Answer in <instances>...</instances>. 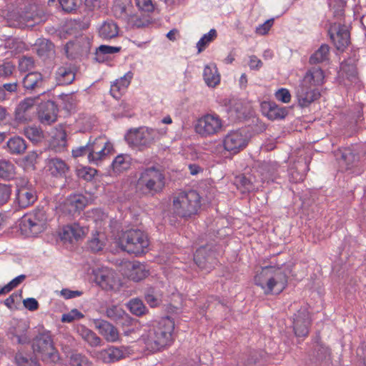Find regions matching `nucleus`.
<instances>
[{"instance_id": "4c0bfd02", "label": "nucleus", "mask_w": 366, "mask_h": 366, "mask_svg": "<svg viewBox=\"0 0 366 366\" xmlns=\"http://www.w3.org/2000/svg\"><path fill=\"white\" fill-rule=\"evenodd\" d=\"M6 146L9 153L13 155L23 154L27 147L26 141L19 136L10 138L6 143Z\"/></svg>"}, {"instance_id": "052dcab7", "label": "nucleus", "mask_w": 366, "mask_h": 366, "mask_svg": "<svg viewBox=\"0 0 366 366\" xmlns=\"http://www.w3.org/2000/svg\"><path fill=\"white\" fill-rule=\"evenodd\" d=\"M111 147L112 146L109 142H104L103 147L93 154L92 159L89 160V162L97 164L98 162L109 152Z\"/></svg>"}, {"instance_id": "0eeeda50", "label": "nucleus", "mask_w": 366, "mask_h": 366, "mask_svg": "<svg viewBox=\"0 0 366 366\" xmlns=\"http://www.w3.org/2000/svg\"><path fill=\"white\" fill-rule=\"evenodd\" d=\"M157 135L156 129L142 127L130 129L124 138L130 147L142 151L149 148L154 142Z\"/></svg>"}, {"instance_id": "0e129e2a", "label": "nucleus", "mask_w": 366, "mask_h": 366, "mask_svg": "<svg viewBox=\"0 0 366 366\" xmlns=\"http://www.w3.org/2000/svg\"><path fill=\"white\" fill-rule=\"evenodd\" d=\"M84 317V315L77 309H73L69 312L63 314L61 316L62 322H71L75 320H80Z\"/></svg>"}, {"instance_id": "2eb2a0df", "label": "nucleus", "mask_w": 366, "mask_h": 366, "mask_svg": "<svg viewBox=\"0 0 366 366\" xmlns=\"http://www.w3.org/2000/svg\"><path fill=\"white\" fill-rule=\"evenodd\" d=\"M94 282L103 290H114L119 285L115 272L109 268H99L93 272Z\"/></svg>"}, {"instance_id": "c9c22d12", "label": "nucleus", "mask_w": 366, "mask_h": 366, "mask_svg": "<svg viewBox=\"0 0 366 366\" xmlns=\"http://www.w3.org/2000/svg\"><path fill=\"white\" fill-rule=\"evenodd\" d=\"M55 79L58 85H69L74 81L75 74L69 66H60L55 72Z\"/></svg>"}, {"instance_id": "f8f14e48", "label": "nucleus", "mask_w": 366, "mask_h": 366, "mask_svg": "<svg viewBox=\"0 0 366 366\" xmlns=\"http://www.w3.org/2000/svg\"><path fill=\"white\" fill-rule=\"evenodd\" d=\"M295 93L299 106L302 108L309 107L321 96L320 92L317 87L310 86L301 81L295 87Z\"/></svg>"}, {"instance_id": "39448f33", "label": "nucleus", "mask_w": 366, "mask_h": 366, "mask_svg": "<svg viewBox=\"0 0 366 366\" xmlns=\"http://www.w3.org/2000/svg\"><path fill=\"white\" fill-rule=\"evenodd\" d=\"M117 235V245L129 254L140 255L145 253L149 246L148 237L142 230H121Z\"/></svg>"}, {"instance_id": "a211bd4d", "label": "nucleus", "mask_w": 366, "mask_h": 366, "mask_svg": "<svg viewBox=\"0 0 366 366\" xmlns=\"http://www.w3.org/2000/svg\"><path fill=\"white\" fill-rule=\"evenodd\" d=\"M36 199V191L31 184L20 186L16 190V202L20 208L24 209L32 205Z\"/></svg>"}, {"instance_id": "79ce46f5", "label": "nucleus", "mask_w": 366, "mask_h": 366, "mask_svg": "<svg viewBox=\"0 0 366 366\" xmlns=\"http://www.w3.org/2000/svg\"><path fill=\"white\" fill-rule=\"evenodd\" d=\"M126 307L132 315L137 317L143 316L149 312L143 301L137 297L129 300Z\"/></svg>"}, {"instance_id": "c756f323", "label": "nucleus", "mask_w": 366, "mask_h": 366, "mask_svg": "<svg viewBox=\"0 0 366 366\" xmlns=\"http://www.w3.org/2000/svg\"><path fill=\"white\" fill-rule=\"evenodd\" d=\"M300 81L313 87H317L323 84L325 81L324 71L319 67H312L306 71Z\"/></svg>"}, {"instance_id": "4d7b16f0", "label": "nucleus", "mask_w": 366, "mask_h": 366, "mask_svg": "<svg viewBox=\"0 0 366 366\" xmlns=\"http://www.w3.org/2000/svg\"><path fill=\"white\" fill-rule=\"evenodd\" d=\"M138 9L145 13H152L155 9V3L152 0H134Z\"/></svg>"}, {"instance_id": "3c124183", "label": "nucleus", "mask_w": 366, "mask_h": 366, "mask_svg": "<svg viewBox=\"0 0 366 366\" xmlns=\"http://www.w3.org/2000/svg\"><path fill=\"white\" fill-rule=\"evenodd\" d=\"M342 163L345 164L346 169L350 170L358 166L357 157L350 149L345 150L342 154Z\"/></svg>"}, {"instance_id": "bb28decb", "label": "nucleus", "mask_w": 366, "mask_h": 366, "mask_svg": "<svg viewBox=\"0 0 366 366\" xmlns=\"http://www.w3.org/2000/svg\"><path fill=\"white\" fill-rule=\"evenodd\" d=\"M342 78L350 83V85H358L360 80L357 71V66L352 59H347L341 64Z\"/></svg>"}, {"instance_id": "1a4fd4ad", "label": "nucleus", "mask_w": 366, "mask_h": 366, "mask_svg": "<svg viewBox=\"0 0 366 366\" xmlns=\"http://www.w3.org/2000/svg\"><path fill=\"white\" fill-rule=\"evenodd\" d=\"M224 122L216 113L206 114L199 117L194 125L197 134L202 137H209L224 130Z\"/></svg>"}, {"instance_id": "f704fd0d", "label": "nucleus", "mask_w": 366, "mask_h": 366, "mask_svg": "<svg viewBox=\"0 0 366 366\" xmlns=\"http://www.w3.org/2000/svg\"><path fill=\"white\" fill-rule=\"evenodd\" d=\"M133 75L132 71H128L111 85L110 92L114 98H118V94L125 92L131 83Z\"/></svg>"}, {"instance_id": "338daca9", "label": "nucleus", "mask_w": 366, "mask_h": 366, "mask_svg": "<svg viewBox=\"0 0 366 366\" xmlns=\"http://www.w3.org/2000/svg\"><path fill=\"white\" fill-rule=\"evenodd\" d=\"M91 149H89V142L84 146H79L72 149L71 154L74 158L83 157L87 155L89 161L90 160Z\"/></svg>"}, {"instance_id": "ea45409f", "label": "nucleus", "mask_w": 366, "mask_h": 366, "mask_svg": "<svg viewBox=\"0 0 366 366\" xmlns=\"http://www.w3.org/2000/svg\"><path fill=\"white\" fill-rule=\"evenodd\" d=\"M14 363L16 366H41L36 357L19 350L14 355Z\"/></svg>"}, {"instance_id": "680f3d73", "label": "nucleus", "mask_w": 366, "mask_h": 366, "mask_svg": "<svg viewBox=\"0 0 366 366\" xmlns=\"http://www.w3.org/2000/svg\"><path fill=\"white\" fill-rule=\"evenodd\" d=\"M307 232L304 234L307 238L308 241L313 243H317L325 238L324 230H305Z\"/></svg>"}, {"instance_id": "f257e3e1", "label": "nucleus", "mask_w": 366, "mask_h": 366, "mask_svg": "<svg viewBox=\"0 0 366 366\" xmlns=\"http://www.w3.org/2000/svg\"><path fill=\"white\" fill-rule=\"evenodd\" d=\"M174 321L169 316L162 317L151 327L147 334L142 336L148 350L152 352L159 351L172 344Z\"/></svg>"}, {"instance_id": "13d9d810", "label": "nucleus", "mask_w": 366, "mask_h": 366, "mask_svg": "<svg viewBox=\"0 0 366 366\" xmlns=\"http://www.w3.org/2000/svg\"><path fill=\"white\" fill-rule=\"evenodd\" d=\"M15 65L9 61H4L0 64V78L7 79L14 72Z\"/></svg>"}, {"instance_id": "69168bd1", "label": "nucleus", "mask_w": 366, "mask_h": 366, "mask_svg": "<svg viewBox=\"0 0 366 366\" xmlns=\"http://www.w3.org/2000/svg\"><path fill=\"white\" fill-rule=\"evenodd\" d=\"M76 172L79 178L83 179L86 181H90L94 177L97 171L96 169H92L90 167H83L81 169H77Z\"/></svg>"}, {"instance_id": "bf43d9fd", "label": "nucleus", "mask_w": 366, "mask_h": 366, "mask_svg": "<svg viewBox=\"0 0 366 366\" xmlns=\"http://www.w3.org/2000/svg\"><path fill=\"white\" fill-rule=\"evenodd\" d=\"M62 9L68 13L76 11L81 4V0H59Z\"/></svg>"}, {"instance_id": "e433bc0d", "label": "nucleus", "mask_w": 366, "mask_h": 366, "mask_svg": "<svg viewBox=\"0 0 366 366\" xmlns=\"http://www.w3.org/2000/svg\"><path fill=\"white\" fill-rule=\"evenodd\" d=\"M313 363L315 366L320 365L323 362L327 363L330 362V349L322 345L317 344L313 350Z\"/></svg>"}, {"instance_id": "37998d69", "label": "nucleus", "mask_w": 366, "mask_h": 366, "mask_svg": "<svg viewBox=\"0 0 366 366\" xmlns=\"http://www.w3.org/2000/svg\"><path fill=\"white\" fill-rule=\"evenodd\" d=\"M330 47L327 44H322L310 57V64L323 63L329 60Z\"/></svg>"}, {"instance_id": "b1692460", "label": "nucleus", "mask_w": 366, "mask_h": 366, "mask_svg": "<svg viewBox=\"0 0 366 366\" xmlns=\"http://www.w3.org/2000/svg\"><path fill=\"white\" fill-rule=\"evenodd\" d=\"M132 158L128 154H119L114 157L110 164V172L119 175L128 171L132 164Z\"/></svg>"}, {"instance_id": "f03ea898", "label": "nucleus", "mask_w": 366, "mask_h": 366, "mask_svg": "<svg viewBox=\"0 0 366 366\" xmlns=\"http://www.w3.org/2000/svg\"><path fill=\"white\" fill-rule=\"evenodd\" d=\"M217 234H219V230H212L206 234V244L199 247L194 254L195 264L202 269L214 267L218 257L224 252L227 242Z\"/></svg>"}, {"instance_id": "49530a36", "label": "nucleus", "mask_w": 366, "mask_h": 366, "mask_svg": "<svg viewBox=\"0 0 366 366\" xmlns=\"http://www.w3.org/2000/svg\"><path fill=\"white\" fill-rule=\"evenodd\" d=\"M35 46L37 54L41 57L49 56L53 52L54 48L53 43L46 39H38Z\"/></svg>"}, {"instance_id": "aec40b11", "label": "nucleus", "mask_w": 366, "mask_h": 366, "mask_svg": "<svg viewBox=\"0 0 366 366\" xmlns=\"http://www.w3.org/2000/svg\"><path fill=\"white\" fill-rule=\"evenodd\" d=\"M22 84L28 92H38L40 94L45 93V79L39 72L34 71L27 74L22 80Z\"/></svg>"}, {"instance_id": "4468645a", "label": "nucleus", "mask_w": 366, "mask_h": 366, "mask_svg": "<svg viewBox=\"0 0 366 366\" xmlns=\"http://www.w3.org/2000/svg\"><path fill=\"white\" fill-rule=\"evenodd\" d=\"M89 203V199L83 194L75 193L69 195L60 204V209L71 215L79 214Z\"/></svg>"}, {"instance_id": "de8ad7c7", "label": "nucleus", "mask_w": 366, "mask_h": 366, "mask_svg": "<svg viewBox=\"0 0 366 366\" xmlns=\"http://www.w3.org/2000/svg\"><path fill=\"white\" fill-rule=\"evenodd\" d=\"M217 32L214 29H212L209 32L204 34L197 43L198 53L202 52L209 46V44L217 38Z\"/></svg>"}, {"instance_id": "f3484780", "label": "nucleus", "mask_w": 366, "mask_h": 366, "mask_svg": "<svg viewBox=\"0 0 366 366\" xmlns=\"http://www.w3.org/2000/svg\"><path fill=\"white\" fill-rule=\"evenodd\" d=\"M36 99L37 97H26L19 103L14 112L18 123H26L32 119Z\"/></svg>"}, {"instance_id": "774afa93", "label": "nucleus", "mask_w": 366, "mask_h": 366, "mask_svg": "<svg viewBox=\"0 0 366 366\" xmlns=\"http://www.w3.org/2000/svg\"><path fill=\"white\" fill-rule=\"evenodd\" d=\"M329 6L334 10L335 15L342 16L345 6V2L343 0H330Z\"/></svg>"}, {"instance_id": "a19ab883", "label": "nucleus", "mask_w": 366, "mask_h": 366, "mask_svg": "<svg viewBox=\"0 0 366 366\" xmlns=\"http://www.w3.org/2000/svg\"><path fill=\"white\" fill-rule=\"evenodd\" d=\"M121 50H122L121 46H114L102 44L96 49V51L94 53V55H95L94 59L97 62L103 63L107 60V55L118 53Z\"/></svg>"}, {"instance_id": "c03bdc74", "label": "nucleus", "mask_w": 366, "mask_h": 366, "mask_svg": "<svg viewBox=\"0 0 366 366\" xmlns=\"http://www.w3.org/2000/svg\"><path fill=\"white\" fill-rule=\"evenodd\" d=\"M16 175V167L9 160L0 159V178L4 180L14 179Z\"/></svg>"}, {"instance_id": "5fc2aeb1", "label": "nucleus", "mask_w": 366, "mask_h": 366, "mask_svg": "<svg viewBox=\"0 0 366 366\" xmlns=\"http://www.w3.org/2000/svg\"><path fill=\"white\" fill-rule=\"evenodd\" d=\"M235 184L238 187H242L244 192H250L254 189L252 180L244 174L235 177Z\"/></svg>"}, {"instance_id": "20e7f679", "label": "nucleus", "mask_w": 366, "mask_h": 366, "mask_svg": "<svg viewBox=\"0 0 366 366\" xmlns=\"http://www.w3.org/2000/svg\"><path fill=\"white\" fill-rule=\"evenodd\" d=\"M165 187L164 173L154 167L145 168L139 172L135 184L136 192L144 196H154Z\"/></svg>"}, {"instance_id": "7c9ffc66", "label": "nucleus", "mask_w": 366, "mask_h": 366, "mask_svg": "<svg viewBox=\"0 0 366 366\" xmlns=\"http://www.w3.org/2000/svg\"><path fill=\"white\" fill-rule=\"evenodd\" d=\"M94 325L99 330V333L103 335L107 341L114 342L118 339L119 334L117 330L109 322L103 320H96Z\"/></svg>"}, {"instance_id": "412c9836", "label": "nucleus", "mask_w": 366, "mask_h": 366, "mask_svg": "<svg viewBox=\"0 0 366 366\" xmlns=\"http://www.w3.org/2000/svg\"><path fill=\"white\" fill-rule=\"evenodd\" d=\"M132 0H114L112 12L117 19L128 20L132 16Z\"/></svg>"}, {"instance_id": "473e14b6", "label": "nucleus", "mask_w": 366, "mask_h": 366, "mask_svg": "<svg viewBox=\"0 0 366 366\" xmlns=\"http://www.w3.org/2000/svg\"><path fill=\"white\" fill-rule=\"evenodd\" d=\"M308 169L309 167L306 159L304 162L299 161L291 166L288 170L290 181L293 183L302 182Z\"/></svg>"}, {"instance_id": "c85d7f7f", "label": "nucleus", "mask_w": 366, "mask_h": 366, "mask_svg": "<svg viewBox=\"0 0 366 366\" xmlns=\"http://www.w3.org/2000/svg\"><path fill=\"white\" fill-rule=\"evenodd\" d=\"M127 350L124 347L109 346L100 352V357L105 362H114L124 358Z\"/></svg>"}, {"instance_id": "5701e85b", "label": "nucleus", "mask_w": 366, "mask_h": 366, "mask_svg": "<svg viewBox=\"0 0 366 366\" xmlns=\"http://www.w3.org/2000/svg\"><path fill=\"white\" fill-rule=\"evenodd\" d=\"M67 146V134L63 126L59 125L52 132L49 147L56 152H64Z\"/></svg>"}, {"instance_id": "864d4df0", "label": "nucleus", "mask_w": 366, "mask_h": 366, "mask_svg": "<svg viewBox=\"0 0 366 366\" xmlns=\"http://www.w3.org/2000/svg\"><path fill=\"white\" fill-rule=\"evenodd\" d=\"M70 366H93L89 359L81 353L71 354L69 358Z\"/></svg>"}, {"instance_id": "6e6552de", "label": "nucleus", "mask_w": 366, "mask_h": 366, "mask_svg": "<svg viewBox=\"0 0 366 366\" xmlns=\"http://www.w3.org/2000/svg\"><path fill=\"white\" fill-rule=\"evenodd\" d=\"M31 347L34 354L41 356L43 360L56 362L59 355L56 350L50 331L44 330L39 333L32 340Z\"/></svg>"}, {"instance_id": "dca6fc26", "label": "nucleus", "mask_w": 366, "mask_h": 366, "mask_svg": "<svg viewBox=\"0 0 366 366\" xmlns=\"http://www.w3.org/2000/svg\"><path fill=\"white\" fill-rule=\"evenodd\" d=\"M47 220L46 212L43 208H37L32 212L24 214L19 220V229H31L34 227H43Z\"/></svg>"}, {"instance_id": "9d476101", "label": "nucleus", "mask_w": 366, "mask_h": 366, "mask_svg": "<svg viewBox=\"0 0 366 366\" xmlns=\"http://www.w3.org/2000/svg\"><path fill=\"white\" fill-rule=\"evenodd\" d=\"M248 137L245 129H239L229 131L223 138L224 149L230 154H237L248 144Z\"/></svg>"}, {"instance_id": "09e8293b", "label": "nucleus", "mask_w": 366, "mask_h": 366, "mask_svg": "<svg viewBox=\"0 0 366 366\" xmlns=\"http://www.w3.org/2000/svg\"><path fill=\"white\" fill-rule=\"evenodd\" d=\"M149 270L146 269L145 266L141 264H134L130 270L129 278L134 282H139L149 275Z\"/></svg>"}, {"instance_id": "393cba45", "label": "nucleus", "mask_w": 366, "mask_h": 366, "mask_svg": "<svg viewBox=\"0 0 366 366\" xmlns=\"http://www.w3.org/2000/svg\"><path fill=\"white\" fill-rule=\"evenodd\" d=\"M29 326L24 322H17L11 325L7 332L9 337L12 340L16 338V342L19 345L28 344L30 342L28 332Z\"/></svg>"}, {"instance_id": "2f4dec72", "label": "nucleus", "mask_w": 366, "mask_h": 366, "mask_svg": "<svg viewBox=\"0 0 366 366\" xmlns=\"http://www.w3.org/2000/svg\"><path fill=\"white\" fill-rule=\"evenodd\" d=\"M144 298L150 307L156 308L162 303L163 292L158 287H149L144 292Z\"/></svg>"}, {"instance_id": "9b49d317", "label": "nucleus", "mask_w": 366, "mask_h": 366, "mask_svg": "<svg viewBox=\"0 0 366 366\" xmlns=\"http://www.w3.org/2000/svg\"><path fill=\"white\" fill-rule=\"evenodd\" d=\"M312 317L307 305H302L292 316L293 331L296 337H305L310 332Z\"/></svg>"}, {"instance_id": "423d86ee", "label": "nucleus", "mask_w": 366, "mask_h": 366, "mask_svg": "<svg viewBox=\"0 0 366 366\" xmlns=\"http://www.w3.org/2000/svg\"><path fill=\"white\" fill-rule=\"evenodd\" d=\"M200 199L199 194L194 190L181 192L173 200L174 212L182 217H190L200 208Z\"/></svg>"}, {"instance_id": "4be33fe9", "label": "nucleus", "mask_w": 366, "mask_h": 366, "mask_svg": "<svg viewBox=\"0 0 366 366\" xmlns=\"http://www.w3.org/2000/svg\"><path fill=\"white\" fill-rule=\"evenodd\" d=\"M261 107L263 114L270 120L284 119L288 114L285 107H280L273 102H264Z\"/></svg>"}, {"instance_id": "ddd939ff", "label": "nucleus", "mask_w": 366, "mask_h": 366, "mask_svg": "<svg viewBox=\"0 0 366 366\" xmlns=\"http://www.w3.org/2000/svg\"><path fill=\"white\" fill-rule=\"evenodd\" d=\"M328 34L337 50L343 51L350 42V34L346 25L334 23L330 25Z\"/></svg>"}, {"instance_id": "a18cd8bd", "label": "nucleus", "mask_w": 366, "mask_h": 366, "mask_svg": "<svg viewBox=\"0 0 366 366\" xmlns=\"http://www.w3.org/2000/svg\"><path fill=\"white\" fill-rule=\"evenodd\" d=\"M106 241L105 234L99 230H95L93 237L88 242V247L93 252H99L103 249Z\"/></svg>"}, {"instance_id": "58836bf2", "label": "nucleus", "mask_w": 366, "mask_h": 366, "mask_svg": "<svg viewBox=\"0 0 366 366\" xmlns=\"http://www.w3.org/2000/svg\"><path fill=\"white\" fill-rule=\"evenodd\" d=\"M203 77L206 84L208 86L214 87L220 81V76L218 74L215 66H205L203 71Z\"/></svg>"}, {"instance_id": "603ef678", "label": "nucleus", "mask_w": 366, "mask_h": 366, "mask_svg": "<svg viewBox=\"0 0 366 366\" xmlns=\"http://www.w3.org/2000/svg\"><path fill=\"white\" fill-rule=\"evenodd\" d=\"M263 168L265 170V173H262L263 181H267L268 183L269 182H274L277 178V164L264 163L263 165Z\"/></svg>"}, {"instance_id": "7ed1b4c3", "label": "nucleus", "mask_w": 366, "mask_h": 366, "mask_svg": "<svg viewBox=\"0 0 366 366\" xmlns=\"http://www.w3.org/2000/svg\"><path fill=\"white\" fill-rule=\"evenodd\" d=\"M254 284L260 287L264 295H280L287 287L288 276L280 269L273 270L272 267H263L254 278Z\"/></svg>"}, {"instance_id": "6e6d98bb", "label": "nucleus", "mask_w": 366, "mask_h": 366, "mask_svg": "<svg viewBox=\"0 0 366 366\" xmlns=\"http://www.w3.org/2000/svg\"><path fill=\"white\" fill-rule=\"evenodd\" d=\"M89 217L96 223V227H104L102 222L107 220V215L102 209L97 208L92 210Z\"/></svg>"}, {"instance_id": "72a5a7b5", "label": "nucleus", "mask_w": 366, "mask_h": 366, "mask_svg": "<svg viewBox=\"0 0 366 366\" xmlns=\"http://www.w3.org/2000/svg\"><path fill=\"white\" fill-rule=\"evenodd\" d=\"M119 26L112 20L104 21L98 29L99 36L103 40H110L118 36Z\"/></svg>"}, {"instance_id": "cd10ccee", "label": "nucleus", "mask_w": 366, "mask_h": 366, "mask_svg": "<svg viewBox=\"0 0 366 366\" xmlns=\"http://www.w3.org/2000/svg\"><path fill=\"white\" fill-rule=\"evenodd\" d=\"M84 230H59L53 234L55 240L64 244H73L85 236Z\"/></svg>"}, {"instance_id": "6ab92c4d", "label": "nucleus", "mask_w": 366, "mask_h": 366, "mask_svg": "<svg viewBox=\"0 0 366 366\" xmlns=\"http://www.w3.org/2000/svg\"><path fill=\"white\" fill-rule=\"evenodd\" d=\"M59 109L53 101L41 103L38 110V119L41 124L51 125L57 120Z\"/></svg>"}, {"instance_id": "8fccbe9b", "label": "nucleus", "mask_w": 366, "mask_h": 366, "mask_svg": "<svg viewBox=\"0 0 366 366\" xmlns=\"http://www.w3.org/2000/svg\"><path fill=\"white\" fill-rule=\"evenodd\" d=\"M24 135L32 142L38 143L44 139L42 130L36 127H28L24 129Z\"/></svg>"}, {"instance_id": "e2e57ef3", "label": "nucleus", "mask_w": 366, "mask_h": 366, "mask_svg": "<svg viewBox=\"0 0 366 366\" xmlns=\"http://www.w3.org/2000/svg\"><path fill=\"white\" fill-rule=\"evenodd\" d=\"M11 192L12 189L10 184H0V207L8 202Z\"/></svg>"}, {"instance_id": "a878e982", "label": "nucleus", "mask_w": 366, "mask_h": 366, "mask_svg": "<svg viewBox=\"0 0 366 366\" xmlns=\"http://www.w3.org/2000/svg\"><path fill=\"white\" fill-rule=\"evenodd\" d=\"M47 167L51 176L55 177H66V175L69 170V167L66 162L56 157L48 159ZM66 181L67 182V178Z\"/></svg>"}]
</instances>
